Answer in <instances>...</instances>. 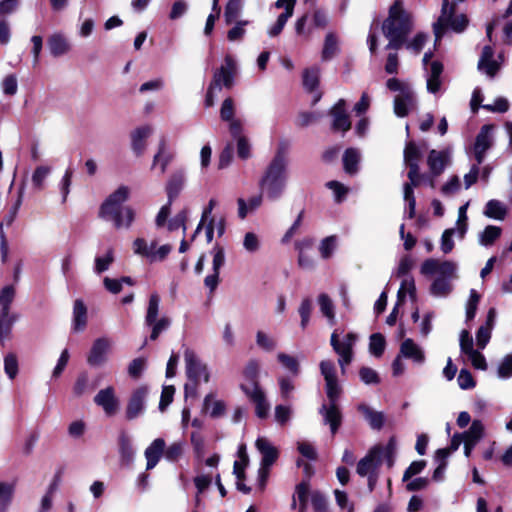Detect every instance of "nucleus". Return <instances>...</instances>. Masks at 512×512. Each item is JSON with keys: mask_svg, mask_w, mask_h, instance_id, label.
Segmentation results:
<instances>
[{"mask_svg": "<svg viewBox=\"0 0 512 512\" xmlns=\"http://www.w3.org/2000/svg\"><path fill=\"white\" fill-rule=\"evenodd\" d=\"M298 312L301 318L300 326L304 330L309 324L312 313V302L309 298H305L301 301Z\"/></svg>", "mask_w": 512, "mask_h": 512, "instance_id": "obj_59", "label": "nucleus"}, {"mask_svg": "<svg viewBox=\"0 0 512 512\" xmlns=\"http://www.w3.org/2000/svg\"><path fill=\"white\" fill-rule=\"evenodd\" d=\"M112 342L108 338H98L93 342L87 358L89 365L99 367L107 362Z\"/></svg>", "mask_w": 512, "mask_h": 512, "instance_id": "obj_18", "label": "nucleus"}, {"mask_svg": "<svg viewBox=\"0 0 512 512\" xmlns=\"http://www.w3.org/2000/svg\"><path fill=\"white\" fill-rule=\"evenodd\" d=\"M249 464V456L247 453V447L244 443L238 446L236 459L233 466V474L238 480L245 477L244 471Z\"/></svg>", "mask_w": 512, "mask_h": 512, "instance_id": "obj_33", "label": "nucleus"}, {"mask_svg": "<svg viewBox=\"0 0 512 512\" xmlns=\"http://www.w3.org/2000/svg\"><path fill=\"white\" fill-rule=\"evenodd\" d=\"M385 338L380 333H375L370 336L369 351L375 357H380L385 350Z\"/></svg>", "mask_w": 512, "mask_h": 512, "instance_id": "obj_55", "label": "nucleus"}, {"mask_svg": "<svg viewBox=\"0 0 512 512\" xmlns=\"http://www.w3.org/2000/svg\"><path fill=\"white\" fill-rule=\"evenodd\" d=\"M484 433V425L479 420H474L470 426V428L464 432L462 435L464 437V441L477 444V442L482 438Z\"/></svg>", "mask_w": 512, "mask_h": 512, "instance_id": "obj_45", "label": "nucleus"}, {"mask_svg": "<svg viewBox=\"0 0 512 512\" xmlns=\"http://www.w3.org/2000/svg\"><path fill=\"white\" fill-rule=\"evenodd\" d=\"M147 394L148 390L146 387H139L133 391L126 408L128 419H134L144 411Z\"/></svg>", "mask_w": 512, "mask_h": 512, "instance_id": "obj_26", "label": "nucleus"}, {"mask_svg": "<svg viewBox=\"0 0 512 512\" xmlns=\"http://www.w3.org/2000/svg\"><path fill=\"white\" fill-rule=\"evenodd\" d=\"M320 69L318 67H312L306 69L303 74V84L308 90H314L319 83Z\"/></svg>", "mask_w": 512, "mask_h": 512, "instance_id": "obj_58", "label": "nucleus"}, {"mask_svg": "<svg viewBox=\"0 0 512 512\" xmlns=\"http://www.w3.org/2000/svg\"><path fill=\"white\" fill-rule=\"evenodd\" d=\"M414 187L411 182L404 184V200L407 202L405 215L410 219L415 216L416 200L413 192Z\"/></svg>", "mask_w": 512, "mask_h": 512, "instance_id": "obj_53", "label": "nucleus"}, {"mask_svg": "<svg viewBox=\"0 0 512 512\" xmlns=\"http://www.w3.org/2000/svg\"><path fill=\"white\" fill-rule=\"evenodd\" d=\"M311 505L314 512H328L327 499L320 491H313L311 493Z\"/></svg>", "mask_w": 512, "mask_h": 512, "instance_id": "obj_63", "label": "nucleus"}, {"mask_svg": "<svg viewBox=\"0 0 512 512\" xmlns=\"http://www.w3.org/2000/svg\"><path fill=\"white\" fill-rule=\"evenodd\" d=\"M174 158L173 151L169 148L167 140L163 137L159 141L158 151L153 157L152 167H159L160 173L166 172L167 166Z\"/></svg>", "mask_w": 512, "mask_h": 512, "instance_id": "obj_29", "label": "nucleus"}, {"mask_svg": "<svg viewBox=\"0 0 512 512\" xmlns=\"http://www.w3.org/2000/svg\"><path fill=\"white\" fill-rule=\"evenodd\" d=\"M184 451L182 442H173L164 448V458L169 462H176L180 459Z\"/></svg>", "mask_w": 512, "mask_h": 512, "instance_id": "obj_56", "label": "nucleus"}, {"mask_svg": "<svg viewBox=\"0 0 512 512\" xmlns=\"http://www.w3.org/2000/svg\"><path fill=\"white\" fill-rule=\"evenodd\" d=\"M186 181V177L184 172L178 171L174 173L166 186L167 195L170 201H172L175 197L178 196L182 188L184 187Z\"/></svg>", "mask_w": 512, "mask_h": 512, "instance_id": "obj_38", "label": "nucleus"}, {"mask_svg": "<svg viewBox=\"0 0 512 512\" xmlns=\"http://www.w3.org/2000/svg\"><path fill=\"white\" fill-rule=\"evenodd\" d=\"M317 302L322 315L330 325H334L336 323V313L332 299L327 294L322 293L318 296Z\"/></svg>", "mask_w": 512, "mask_h": 512, "instance_id": "obj_36", "label": "nucleus"}, {"mask_svg": "<svg viewBox=\"0 0 512 512\" xmlns=\"http://www.w3.org/2000/svg\"><path fill=\"white\" fill-rule=\"evenodd\" d=\"M255 447L261 456L258 469V480H267L270 476L271 468L279 457V451L265 437H258L255 441Z\"/></svg>", "mask_w": 512, "mask_h": 512, "instance_id": "obj_10", "label": "nucleus"}, {"mask_svg": "<svg viewBox=\"0 0 512 512\" xmlns=\"http://www.w3.org/2000/svg\"><path fill=\"white\" fill-rule=\"evenodd\" d=\"M160 306V297L157 294H152L149 298L145 323L152 325L157 319Z\"/></svg>", "mask_w": 512, "mask_h": 512, "instance_id": "obj_52", "label": "nucleus"}, {"mask_svg": "<svg viewBox=\"0 0 512 512\" xmlns=\"http://www.w3.org/2000/svg\"><path fill=\"white\" fill-rule=\"evenodd\" d=\"M118 445L122 460L127 463L131 462L135 455L131 437L127 433L121 432L118 437Z\"/></svg>", "mask_w": 512, "mask_h": 512, "instance_id": "obj_39", "label": "nucleus"}, {"mask_svg": "<svg viewBox=\"0 0 512 512\" xmlns=\"http://www.w3.org/2000/svg\"><path fill=\"white\" fill-rule=\"evenodd\" d=\"M289 160L284 147H279L259 180L261 193L271 201L278 200L286 190Z\"/></svg>", "mask_w": 512, "mask_h": 512, "instance_id": "obj_1", "label": "nucleus"}, {"mask_svg": "<svg viewBox=\"0 0 512 512\" xmlns=\"http://www.w3.org/2000/svg\"><path fill=\"white\" fill-rule=\"evenodd\" d=\"M203 409L213 418L224 414L225 404L223 401L215 398L213 393L207 394L203 401Z\"/></svg>", "mask_w": 512, "mask_h": 512, "instance_id": "obj_37", "label": "nucleus"}, {"mask_svg": "<svg viewBox=\"0 0 512 512\" xmlns=\"http://www.w3.org/2000/svg\"><path fill=\"white\" fill-rule=\"evenodd\" d=\"M310 482H299L295 487V493L292 496L291 508L297 507V500L299 502L298 512H306L308 507V500L310 495Z\"/></svg>", "mask_w": 512, "mask_h": 512, "instance_id": "obj_31", "label": "nucleus"}, {"mask_svg": "<svg viewBox=\"0 0 512 512\" xmlns=\"http://www.w3.org/2000/svg\"><path fill=\"white\" fill-rule=\"evenodd\" d=\"M52 168L47 165H40L35 168L32 173L31 181L32 185L36 190H42L45 185V181L51 174Z\"/></svg>", "mask_w": 512, "mask_h": 512, "instance_id": "obj_43", "label": "nucleus"}, {"mask_svg": "<svg viewBox=\"0 0 512 512\" xmlns=\"http://www.w3.org/2000/svg\"><path fill=\"white\" fill-rule=\"evenodd\" d=\"M135 210L130 206L116 211L114 214L102 215V219L112 221L116 229H130L135 220Z\"/></svg>", "mask_w": 512, "mask_h": 512, "instance_id": "obj_23", "label": "nucleus"}, {"mask_svg": "<svg viewBox=\"0 0 512 512\" xmlns=\"http://www.w3.org/2000/svg\"><path fill=\"white\" fill-rule=\"evenodd\" d=\"M337 247V238L335 236H328L324 238L319 246V252L323 259H329Z\"/></svg>", "mask_w": 512, "mask_h": 512, "instance_id": "obj_57", "label": "nucleus"}, {"mask_svg": "<svg viewBox=\"0 0 512 512\" xmlns=\"http://www.w3.org/2000/svg\"><path fill=\"white\" fill-rule=\"evenodd\" d=\"M495 126L493 124L483 125L478 133L474 144V155L478 164L484 161L486 152L494 142Z\"/></svg>", "mask_w": 512, "mask_h": 512, "instance_id": "obj_14", "label": "nucleus"}, {"mask_svg": "<svg viewBox=\"0 0 512 512\" xmlns=\"http://www.w3.org/2000/svg\"><path fill=\"white\" fill-rule=\"evenodd\" d=\"M420 271L423 275H435L430 287L431 294L446 297L452 291V280L457 278L458 265L449 260L429 258L422 263Z\"/></svg>", "mask_w": 512, "mask_h": 512, "instance_id": "obj_3", "label": "nucleus"}, {"mask_svg": "<svg viewBox=\"0 0 512 512\" xmlns=\"http://www.w3.org/2000/svg\"><path fill=\"white\" fill-rule=\"evenodd\" d=\"M462 1L443 0L441 15L433 25L436 42L444 35L447 27H450L456 33H461L466 29L468 25L467 17L464 14L454 15L456 5Z\"/></svg>", "mask_w": 512, "mask_h": 512, "instance_id": "obj_6", "label": "nucleus"}, {"mask_svg": "<svg viewBox=\"0 0 512 512\" xmlns=\"http://www.w3.org/2000/svg\"><path fill=\"white\" fill-rule=\"evenodd\" d=\"M242 1L241 0H229L225 7L224 18L226 24H231L239 17L242 11Z\"/></svg>", "mask_w": 512, "mask_h": 512, "instance_id": "obj_49", "label": "nucleus"}, {"mask_svg": "<svg viewBox=\"0 0 512 512\" xmlns=\"http://www.w3.org/2000/svg\"><path fill=\"white\" fill-rule=\"evenodd\" d=\"M422 157L420 149L415 143L410 142L406 145L404 150V161L409 167L408 178L413 186H419L422 181L427 180L428 184L434 188L435 183L432 178L420 174L419 161Z\"/></svg>", "mask_w": 512, "mask_h": 512, "instance_id": "obj_11", "label": "nucleus"}, {"mask_svg": "<svg viewBox=\"0 0 512 512\" xmlns=\"http://www.w3.org/2000/svg\"><path fill=\"white\" fill-rule=\"evenodd\" d=\"M500 64L493 59V50L490 46H485L482 50L478 69L490 77H493L498 71Z\"/></svg>", "mask_w": 512, "mask_h": 512, "instance_id": "obj_30", "label": "nucleus"}, {"mask_svg": "<svg viewBox=\"0 0 512 512\" xmlns=\"http://www.w3.org/2000/svg\"><path fill=\"white\" fill-rule=\"evenodd\" d=\"M345 105V100L340 99L330 110V115L333 118L332 128L335 131L346 132L351 128V122L346 113Z\"/></svg>", "mask_w": 512, "mask_h": 512, "instance_id": "obj_25", "label": "nucleus"}, {"mask_svg": "<svg viewBox=\"0 0 512 512\" xmlns=\"http://www.w3.org/2000/svg\"><path fill=\"white\" fill-rule=\"evenodd\" d=\"M114 262V251L109 248L103 255L96 256L94 259L93 270L96 274H102L107 271Z\"/></svg>", "mask_w": 512, "mask_h": 512, "instance_id": "obj_44", "label": "nucleus"}, {"mask_svg": "<svg viewBox=\"0 0 512 512\" xmlns=\"http://www.w3.org/2000/svg\"><path fill=\"white\" fill-rule=\"evenodd\" d=\"M235 106L231 98H226L220 109V117L223 121L229 123V132L231 135H236L242 129V122L234 117Z\"/></svg>", "mask_w": 512, "mask_h": 512, "instance_id": "obj_28", "label": "nucleus"}, {"mask_svg": "<svg viewBox=\"0 0 512 512\" xmlns=\"http://www.w3.org/2000/svg\"><path fill=\"white\" fill-rule=\"evenodd\" d=\"M130 193L131 190L128 186H119L102 203L99 209V216L114 214L116 211L123 209L122 204L129 199Z\"/></svg>", "mask_w": 512, "mask_h": 512, "instance_id": "obj_13", "label": "nucleus"}, {"mask_svg": "<svg viewBox=\"0 0 512 512\" xmlns=\"http://www.w3.org/2000/svg\"><path fill=\"white\" fill-rule=\"evenodd\" d=\"M416 107V97L414 91L406 89L402 94H397L394 98V113L398 117H405Z\"/></svg>", "mask_w": 512, "mask_h": 512, "instance_id": "obj_24", "label": "nucleus"}, {"mask_svg": "<svg viewBox=\"0 0 512 512\" xmlns=\"http://www.w3.org/2000/svg\"><path fill=\"white\" fill-rule=\"evenodd\" d=\"M243 247L248 253H256L261 247L259 236L254 232H247L243 238Z\"/></svg>", "mask_w": 512, "mask_h": 512, "instance_id": "obj_60", "label": "nucleus"}, {"mask_svg": "<svg viewBox=\"0 0 512 512\" xmlns=\"http://www.w3.org/2000/svg\"><path fill=\"white\" fill-rule=\"evenodd\" d=\"M184 360L186 366V374L190 381L193 383H187L185 385V396H195L197 384L201 381L207 383L210 379V375L206 365H204L194 351L186 349L184 352Z\"/></svg>", "mask_w": 512, "mask_h": 512, "instance_id": "obj_8", "label": "nucleus"}, {"mask_svg": "<svg viewBox=\"0 0 512 512\" xmlns=\"http://www.w3.org/2000/svg\"><path fill=\"white\" fill-rule=\"evenodd\" d=\"M452 151L450 148L444 150H431L427 157V165L432 177H437L443 173L450 162Z\"/></svg>", "mask_w": 512, "mask_h": 512, "instance_id": "obj_19", "label": "nucleus"}, {"mask_svg": "<svg viewBox=\"0 0 512 512\" xmlns=\"http://www.w3.org/2000/svg\"><path fill=\"white\" fill-rule=\"evenodd\" d=\"M16 318V315L10 312H0V341H4L9 336Z\"/></svg>", "mask_w": 512, "mask_h": 512, "instance_id": "obj_50", "label": "nucleus"}, {"mask_svg": "<svg viewBox=\"0 0 512 512\" xmlns=\"http://www.w3.org/2000/svg\"><path fill=\"white\" fill-rule=\"evenodd\" d=\"M236 71V63L231 56H226L224 64L215 71L212 81V88H230L233 85V78Z\"/></svg>", "mask_w": 512, "mask_h": 512, "instance_id": "obj_15", "label": "nucleus"}, {"mask_svg": "<svg viewBox=\"0 0 512 512\" xmlns=\"http://www.w3.org/2000/svg\"><path fill=\"white\" fill-rule=\"evenodd\" d=\"M501 228L494 225L487 226L484 231L479 234V244L482 246H490L501 235Z\"/></svg>", "mask_w": 512, "mask_h": 512, "instance_id": "obj_46", "label": "nucleus"}, {"mask_svg": "<svg viewBox=\"0 0 512 512\" xmlns=\"http://www.w3.org/2000/svg\"><path fill=\"white\" fill-rule=\"evenodd\" d=\"M15 297V289L12 286H5L0 292V312H10V305Z\"/></svg>", "mask_w": 512, "mask_h": 512, "instance_id": "obj_61", "label": "nucleus"}, {"mask_svg": "<svg viewBox=\"0 0 512 512\" xmlns=\"http://www.w3.org/2000/svg\"><path fill=\"white\" fill-rule=\"evenodd\" d=\"M237 144V154L242 159H248L251 156V145L248 139L243 135V128L236 135H231Z\"/></svg>", "mask_w": 512, "mask_h": 512, "instance_id": "obj_48", "label": "nucleus"}, {"mask_svg": "<svg viewBox=\"0 0 512 512\" xmlns=\"http://www.w3.org/2000/svg\"><path fill=\"white\" fill-rule=\"evenodd\" d=\"M4 371L9 379L13 380L18 374V359L14 353H9L4 358Z\"/></svg>", "mask_w": 512, "mask_h": 512, "instance_id": "obj_62", "label": "nucleus"}, {"mask_svg": "<svg viewBox=\"0 0 512 512\" xmlns=\"http://www.w3.org/2000/svg\"><path fill=\"white\" fill-rule=\"evenodd\" d=\"M87 324V307L83 300L76 299L73 306V329L82 331Z\"/></svg>", "mask_w": 512, "mask_h": 512, "instance_id": "obj_34", "label": "nucleus"}, {"mask_svg": "<svg viewBox=\"0 0 512 512\" xmlns=\"http://www.w3.org/2000/svg\"><path fill=\"white\" fill-rule=\"evenodd\" d=\"M415 293H416V287H415L414 280L411 278L404 279L401 283V286H400V288L398 290V294H397L398 304L403 303L406 295H409L411 297V299H414Z\"/></svg>", "mask_w": 512, "mask_h": 512, "instance_id": "obj_54", "label": "nucleus"}, {"mask_svg": "<svg viewBox=\"0 0 512 512\" xmlns=\"http://www.w3.org/2000/svg\"><path fill=\"white\" fill-rule=\"evenodd\" d=\"M358 410L362 413L372 429L379 430L383 427L385 416L382 412L372 410L365 404L359 405Z\"/></svg>", "mask_w": 512, "mask_h": 512, "instance_id": "obj_35", "label": "nucleus"}, {"mask_svg": "<svg viewBox=\"0 0 512 512\" xmlns=\"http://www.w3.org/2000/svg\"><path fill=\"white\" fill-rule=\"evenodd\" d=\"M171 244L158 245L156 239L137 237L132 242L133 253L150 263L162 262L172 251Z\"/></svg>", "mask_w": 512, "mask_h": 512, "instance_id": "obj_7", "label": "nucleus"}, {"mask_svg": "<svg viewBox=\"0 0 512 512\" xmlns=\"http://www.w3.org/2000/svg\"><path fill=\"white\" fill-rule=\"evenodd\" d=\"M506 214L507 209L502 202L495 199L487 202L484 210L485 216L496 220H503Z\"/></svg>", "mask_w": 512, "mask_h": 512, "instance_id": "obj_41", "label": "nucleus"}, {"mask_svg": "<svg viewBox=\"0 0 512 512\" xmlns=\"http://www.w3.org/2000/svg\"><path fill=\"white\" fill-rule=\"evenodd\" d=\"M151 125H142L131 132V149L136 156H141L147 147V139L153 134Z\"/></svg>", "mask_w": 512, "mask_h": 512, "instance_id": "obj_22", "label": "nucleus"}, {"mask_svg": "<svg viewBox=\"0 0 512 512\" xmlns=\"http://www.w3.org/2000/svg\"><path fill=\"white\" fill-rule=\"evenodd\" d=\"M399 352L400 357L411 360L414 365L421 366L426 361L424 349L410 338L401 343Z\"/></svg>", "mask_w": 512, "mask_h": 512, "instance_id": "obj_21", "label": "nucleus"}, {"mask_svg": "<svg viewBox=\"0 0 512 512\" xmlns=\"http://www.w3.org/2000/svg\"><path fill=\"white\" fill-rule=\"evenodd\" d=\"M255 342L257 347L264 352H273L277 348V340L263 330L256 332Z\"/></svg>", "mask_w": 512, "mask_h": 512, "instance_id": "obj_40", "label": "nucleus"}, {"mask_svg": "<svg viewBox=\"0 0 512 512\" xmlns=\"http://www.w3.org/2000/svg\"><path fill=\"white\" fill-rule=\"evenodd\" d=\"M320 371L326 382V394L330 401L327 407L323 405L320 412L326 424L330 425L332 434H335L341 424V413L336 401L341 393V387L336 376V367L333 361L323 360L320 362Z\"/></svg>", "mask_w": 512, "mask_h": 512, "instance_id": "obj_2", "label": "nucleus"}, {"mask_svg": "<svg viewBox=\"0 0 512 512\" xmlns=\"http://www.w3.org/2000/svg\"><path fill=\"white\" fill-rule=\"evenodd\" d=\"M48 48L54 57H60L70 51L71 45L63 34L54 33L48 38Z\"/></svg>", "mask_w": 512, "mask_h": 512, "instance_id": "obj_32", "label": "nucleus"}, {"mask_svg": "<svg viewBox=\"0 0 512 512\" xmlns=\"http://www.w3.org/2000/svg\"><path fill=\"white\" fill-rule=\"evenodd\" d=\"M277 360L281 365L287 369L293 376H297L300 372V366L298 360L284 352H279L277 354Z\"/></svg>", "mask_w": 512, "mask_h": 512, "instance_id": "obj_51", "label": "nucleus"}, {"mask_svg": "<svg viewBox=\"0 0 512 512\" xmlns=\"http://www.w3.org/2000/svg\"><path fill=\"white\" fill-rule=\"evenodd\" d=\"M497 374L501 379H508L512 376V354L504 357L499 364Z\"/></svg>", "mask_w": 512, "mask_h": 512, "instance_id": "obj_64", "label": "nucleus"}, {"mask_svg": "<svg viewBox=\"0 0 512 512\" xmlns=\"http://www.w3.org/2000/svg\"><path fill=\"white\" fill-rule=\"evenodd\" d=\"M396 441L391 438L386 446H375L357 464V474L364 477H372L378 467L386 462L392 467L396 456Z\"/></svg>", "mask_w": 512, "mask_h": 512, "instance_id": "obj_5", "label": "nucleus"}, {"mask_svg": "<svg viewBox=\"0 0 512 512\" xmlns=\"http://www.w3.org/2000/svg\"><path fill=\"white\" fill-rule=\"evenodd\" d=\"M338 51V40L334 33L330 32L326 35L322 50V59L330 60Z\"/></svg>", "mask_w": 512, "mask_h": 512, "instance_id": "obj_47", "label": "nucleus"}, {"mask_svg": "<svg viewBox=\"0 0 512 512\" xmlns=\"http://www.w3.org/2000/svg\"><path fill=\"white\" fill-rule=\"evenodd\" d=\"M411 22L409 15L403 9L401 1H396L389 10V16L384 21L382 30L389 39L387 49H399L405 36L410 31Z\"/></svg>", "mask_w": 512, "mask_h": 512, "instance_id": "obj_4", "label": "nucleus"}, {"mask_svg": "<svg viewBox=\"0 0 512 512\" xmlns=\"http://www.w3.org/2000/svg\"><path fill=\"white\" fill-rule=\"evenodd\" d=\"M358 340L355 333H348L342 339L339 338L337 330L331 334L330 344L334 352L338 355V364L341 368L342 374L346 373L347 366L353 360V349Z\"/></svg>", "mask_w": 512, "mask_h": 512, "instance_id": "obj_9", "label": "nucleus"}, {"mask_svg": "<svg viewBox=\"0 0 512 512\" xmlns=\"http://www.w3.org/2000/svg\"><path fill=\"white\" fill-rule=\"evenodd\" d=\"M432 58L431 52H426L423 57V65L426 72L427 90L430 93H437L442 85L441 74L443 65L438 61L430 62Z\"/></svg>", "mask_w": 512, "mask_h": 512, "instance_id": "obj_12", "label": "nucleus"}, {"mask_svg": "<svg viewBox=\"0 0 512 512\" xmlns=\"http://www.w3.org/2000/svg\"><path fill=\"white\" fill-rule=\"evenodd\" d=\"M360 160V153L355 148H349L345 151L343 156L344 170L348 174H355L358 170V163Z\"/></svg>", "mask_w": 512, "mask_h": 512, "instance_id": "obj_42", "label": "nucleus"}, {"mask_svg": "<svg viewBox=\"0 0 512 512\" xmlns=\"http://www.w3.org/2000/svg\"><path fill=\"white\" fill-rule=\"evenodd\" d=\"M165 440L155 438L145 449L144 457L146 459V469L151 470L156 467L161 458L164 457Z\"/></svg>", "mask_w": 512, "mask_h": 512, "instance_id": "obj_27", "label": "nucleus"}, {"mask_svg": "<svg viewBox=\"0 0 512 512\" xmlns=\"http://www.w3.org/2000/svg\"><path fill=\"white\" fill-rule=\"evenodd\" d=\"M295 4L296 0H277L275 2V7L279 9L284 8V12L281 13L276 22L268 28L267 34L269 37H277L282 32L287 21L293 15Z\"/></svg>", "mask_w": 512, "mask_h": 512, "instance_id": "obj_17", "label": "nucleus"}, {"mask_svg": "<svg viewBox=\"0 0 512 512\" xmlns=\"http://www.w3.org/2000/svg\"><path fill=\"white\" fill-rule=\"evenodd\" d=\"M94 402L103 409L107 416L116 414L119 409V401L115 396L114 388L111 386L101 389L95 395Z\"/></svg>", "mask_w": 512, "mask_h": 512, "instance_id": "obj_20", "label": "nucleus"}, {"mask_svg": "<svg viewBox=\"0 0 512 512\" xmlns=\"http://www.w3.org/2000/svg\"><path fill=\"white\" fill-rule=\"evenodd\" d=\"M244 393L254 402L256 415L259 418H265L270 410V404L266 400L263 390L259 387L258 383L241 386Z\"/></svg>", "mask_w": 512, "mask_h": 512, "instance_id": "obj_16", "label": "nucleus"}]
</instances>
